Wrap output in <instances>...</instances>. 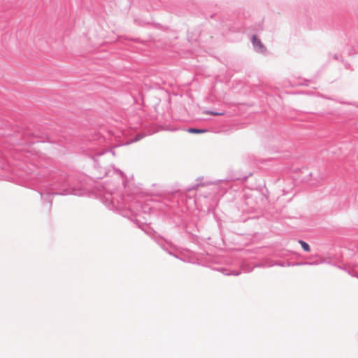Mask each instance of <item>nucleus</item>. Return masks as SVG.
I'll return each mask as SVG.
<instances>
[{
	"mask_svg": "<svg viewBox=\"0 0 358 358\" xmlns=\"http://www.w3.org/2000/svg\"><path fill=\"white\" fill-rule=\"evenodd\" d=\"M252 43L254 46L256 47L259 50H263L264 45H262L260 40L256 36H254L252 37Z\"/></svg>",
	"mask_w": 358,
	"mask_h": 358,
	"instance_id": "f257e3e1",
	"label": "nucleus"
},
{
	"mask_svg": "<svg viewBox=\"0 0 358 358\" xmlns=\"http://www.w3.org/2000/svg\"><path fill=\"white\" fill-rule=\"evenodd\" d=\"M299 243L301 245L302 248L305 251H306V252H309L310 251V248L309 245L307 243H306V242H304L303 241H299Z\"/></svg>",
	"mask_w": 358,
	"mask_h": 358,
	"instance_id": "f03ea898",
	"label": "nucleus"
},
{
	"mask_svg": "<svg viewBox=\"0 0 358 358\" xmlns=\"http://www.w3.org/2000/svg\"><path fill=\"white\" fill-rule=\"evenodd\" d=\"M187 131L189 132V133L201 134V129H189L187 130Z\"/></svg>",
	"mask_w": 358,
	"mask_h": 358,
	"instance_id": "7ed1b4c3",
	"label": "nucleus"
}]
</instances>
